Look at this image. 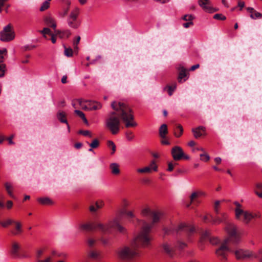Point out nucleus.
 Masks as SVG:
<instances>
[{
	"label": "nucleus",
	"instance_id": "obj_1",
	"mask_svg": "<svg viewBox=\"0 0 262 262\" xmlns=\"http://www.w3.org/2000/svg\"><path fill=\"white\" fill-rule=\"evenodd\" d=\"M141 215L147 219L151 218V222L148 223L143 220L137 219V223L142 224L141 231L139 234L132 241L129 247L123 246L118 249L117 254L118 257L124 260H129L134 257L138 255L136 248L141 246L146 247L150 244L151 239L149 233L154 226L163 219L164 213L159 210H152L148 206L143 207L141 210Z\"/></svg>",
	"mask_w": 262,
	"mask_h": 262
},
{
	"label": "nucleus",
	"instance_id": "obj_2",
	"mask_svg": "<svg viewBox=\"0 0 262 262\" xmlns=\"http://www.w3.org/2000/svg\"><path fill=\"white\" fill-rule=\"evenodd\" d=\"M111 106L114 111L108 115L106 120V126L112 134L119 133L121 120L127 128L137 126L132 110L126 103L114 101L112 103Z\"/></svg>",
	"mask_w": 262,
	"mask_h": 262
},
{
	"label": "nucleus",
	"instance_id": "obj_3",
	"mask_svg": "<svg viewBox=\"0 0 262 262\" xmlns=\"http://www.w3.org/2000/svg\"><path fill=\"white\" fill-rule=\"evenodd\" d=\"M119 217H116L113 221L110 222L107 224L100 223H88L80 225V228L85 231H93L98 230L103 233L110 232L112 229L117 230L121 233H124L125 228L120 224Z\"/></svg>",
	"mask_w": 262,
	"mask_h": 262
},
{
	"label": "nucleus",
	"instance_id": "obj_4",
	"mask_svg": "<svg viewBox=\"0 0 262 262\" xmlns=\"http://www.w3.org/2000/svg\"><path fill=\"white\" fill-rule=\"evenodd\" d=\"M236 206L235 209V218L241 220L245 224H248L253 219L258 218L260 215L257 213H252L242 208V205L238 202H234Z\"/></svg>",
	"mask_w": 262,
	"mask_h": 262
},
{
	"label": "nucleus",
	"instance_id": "obj_5",
	"mask_svg": "<svg viewBox=\"0 0 262 262\" xmlns=\"http://www.w3.org/2000/svg\"><path fill=\"white\" fill-rule=\"evenodd\" d=\"M225 230L229 237L227 239L231 241L233 244H236L240 241V235L237 231L236 226L232 222L227 223L225 226Z\"/></svg>",
	"mask_w": 262,
	"mask_h": 262
},
{
	"label": "nucleus",
	"instance_id": "obj_6",
	"mask_svg": "<svg viewBox=\"0 0 262 262\" xmlns=\"http://www.w3.org/2000/svg\"><path fill=\"white\" fill-rule=\"evenodd\" d=\"M79 14V9L75 7L70 13L67 19L68 26L74 29L78 28L80 25V22L77 19Z\"/></svg>",
	"mask_w": 262,
	"mask_h": 262
},
{
	"label": "nucleus",
	"instance_id": "obj_7",
	"mask_svg": "<svg viewBox=\"0 0 262 262\" xmlns=\"http://www.w3.org/2000/svg\"><path fill=\"white\" fill-rule=\"evenodd\" d=\"M15 37V33L10 24L5 26L0 32V40L8 42L13 40Z\"/></svg>",
	"mask_w": 262,
	"mask_h": 262
},
{
	"label": "nucleus",
	"instance_id": "obj_8",
	"mask_svg": "<svg viewBox=\"0 0 262 262\" xmlns=\"http://www.w3.org/2000/svg\"><path fill=\"white\" fill-rule=\"evenodd\" d=\"M228 242V239H224L221 246L215 250L216 255L221 257L223 259L226 260L227 259L228 253L231 251L230 249L227 246Z\"/></svg>",
	"mask_w": 262,
	"mask_h": 262
},
{
	"label": "nucleus",
	"instance_id": "obj_9",
	"mask_svg": "<svg viewBox=\"0 0 262 262\" xmlns=\"http://www.w3.org/2000/svg\"><path fill=\"white\" fill-rule=\"evenodd\" d=\"M209 239L210 243L213 245H216L220 243V240L217 237H211L210 232L206 230L203 231L201 235L200 243L201 249H203V244L207 239Z\"/></svg>",
	"mask_w": 262,
	"mask_h": 262
},
{
	"label": "nucleus",
	"instance_id": "obj_10",
	"mask_svg": "<svg viewBox=\"0 0 262 262\" xmlns=\"http://www.w3.org/2000/svg\"><path fill=\"white\" fill-rule=\"evenodd\" d=\"M235 255L237 259L246 258H257V255L252 251L248 250L238 249L235 251Z\"/></svg>",
	"mask_w": 262,
	"mask_h": 262
},
{
	"label": "nucleus",
	"instance_id": "obj_11",
	"mask_svg": "<svg viewBox=\"0 0 262 262\" xmlns=\"http://www.w3.org/2000/svg\"><path fill=\"white\" fill-rule=\"evenodd\" d=\"M219 215L213 217L211 215H209L211 218V221L213 224H220L221 223H224L225 226L227 223H229V215L226 212H221Z\"/></svg>",
	"mask_w": 262,
	"mask_h": 262
},
{
	"label": "nucleus",
	"instance_id": "obj_12",
	"mask_svg": "<svg viewBox=\"0 0 262 262\" xmlns=\"http://www.w3.org/2000/svg\"><path fill=\"white\" fill-rule=\"evenodd\" d=\"M171 155L173 159L176 161H178L182 158L185 159H189V157L185 155L183 151L182 148L180 146H174L171 149Z\"/></svg>",
	"mask_w": 262,
	"mask_h": 262
},
{
	"label": "nucleus",
	"instance_id": "obj_13",
	"mask_svg": "<svg viewBox=\"0 0 262 262\" xmlns=\"http://www.w3.org/2000/svg\"><path fill=\"white\" fill-rule=\"evenodd\" d=\"M194 228L192 226H189L185 223H181L176 229L177 232L183 231L190 234L194 232Z\"/></svg>",
	"mask_w": 262,
	"mask_h": 262
},
{
	"label": "nucleus",
	"instance_id": "obj_14",
	"mask_svg": "<svg viewBox=\"0 0 262 262\" xmlns=\"http://www.w3.org/2000/svg\"><path fill=\"white\" fill-rule=\"evenodd\" d=\"M198 4L205 12L211 13L214 11L210 5V0H199Z\"/></svg>",
	"mask_w": 262,
	"mask_h": 262
},
{
	"label": "nucleus",
	"instance_id": "obj_15",
	"mask_svg": "<svg viewBox=\"0 0 262 262\" xmlns=\"http://www.w3.org/2000/svg\"><path fill=\"white\" fill-rule=\"evenodd\" d=\"M57 118L60 122L63 123H66L67 124L68 132H70V126L68 124V121L67 119L66 114L64 112H63V111H59L57 113Z\"/></svg>",
	"mask_w": 262,
	"mask_h": 262
},
{
	"label": "nucleus",
	"instance_id": "obj_16",
	"mask_svg": "<svg viewBox=\"0 0 262 262\" xmlns=\"http://www.w3.org/2000/svg\"><path fill=\"white\" fill-rule=\"evenodd\" d=\"M85 101L82 100V99H77L73 100L72 105L74 108L78 107V105L79 106L80 108L83 110H86L88 108L87 106L84 104Z\"/></svg>",
	"mask_w": 262,
	"mask_h": 262
},
{
	"label": "nucleus",
	"instance_id": "obj_17",
	"mask_svg": "<svg viewBox=\"0 0 262 262\" xmlns=\"http://www.w3.org/2000/svg\"><path fill=\"white\" fill-rule=\"evenodd\" d=\"M247 10L249 13H250V16L252 19L260 18L262 17L261 13L257 12L252 7L247 8Z\"/></svg>",
	"mask_w": 262,
	"mask_h": 262
},
{
	"label": "nucleus",
	"instance_id": "obj_18",
	"mask_svg": "<svg viewBox=\"0 0 262 262\" xmlns=\"http://www.w3.org/2000/svg\"><path fill=\"white\" fill-rule=\"evenodd\" d=\"M20 246L17 243H13L12 246L11 253L15 258L18 257L19 256V250Z\"/></svg>",
	"mask_w": 262,
	"mask_h": 262
},
{
	"label": "nucleus",
	"instance_id": "obj_19",
	"mask_svg": "<svg viewBox=\"0 0 262 262\" xmlns=\"http://www.w3.org/2000/svg\"><path fill=\"white\" fill-rule=\"evenodd\" d=\"M187 75L186 73V70L182 67L180 70L178 77V80L180 82L186 81L187 79Z\"/></svg>",
	"mask_w": 262,
	"mask_h": 262
},
{
	"label": "nucleus",
	"instance_id": "obj_20",
	"mask_svg": "<svg viewBox=\"0 0 262 262\" xmlns=\"http://www.w3.org/2000/svg\"><path fill=\"white\" fill-rule=\"evenodd\" d=\"M45 22L47 26L55 29L56 27V24L54 18H53L52 17L47 16L45 17Z\"/></svg>",
	"mask_w": 262,
	"mask_h": 262
},
{
	"label": "nucleus",
	"instance_id": "obj_21",
	"mask_svg": "<svg viewBox=\"0 0 262 262\" xmlns=\"http://www.w3.org/2000/svg\"><path fill=\"white\" fill-rule=\"evenodd\" d=\"M55 32L57 34L59 35V37L61 38H68L71 34L70 30L68 29L62 31L55 30Z\"/></svg>",
	"mask_w": 262,
	"mask_h": 262
},
{
	"label": "nucleus",
	"instance_id": "obj_22",
	"mask_svg": "<svg viewBox=\"0 0 262 262\" xmlns=\"http://www.w3.org/2000/svg\"><path fill=\"white\" fill-rule=\"evenodd\" d=\"M162 246L165 252L168 254L169 256L173 257L174 251L173 248L171 247V246L167 243L163 244Z\"/></svg>",
	"mask_w": 262,
	"mask_h": 262
},
{
	"label": "nucleus",
	"instance_id": "obj_23",
	"mask_svg": "<svg viewBox=\"0 0 262 262\" xmlns=\"http://www.w3.org/2000/svg\"><path fill=\"white\" fill-rule=\"evenodd\" d=\"M110 167L113 174L117 175L120 173V171L118 164L116 163H112L111 164Z\"/></svg>",
	"mask_w": 262,
	"mask_h": 262
},
{
	"label": "nucleus",
	"instance_id": "obj_24",
	"mask_svg": "<svg viewBox=\"0 0 262 262\" xmlns=\"http://www.w3.org/2000/svg\"><path fill=\"white\" fill-rule=\"evenodd\" d=\"M168 133L167 125L165 124H162L160 128H159V135L160 136L163 138L165 139L166 138V136Z\"/></svg>",
	"mask_w": 262,
	"mask_h": 262
},
{
	"label": "nucleus",
	"instance_id": "obj_25",
	"mask_svg": "<svg viewBox=\"0 0 262 262\" xmlns=\"http://www.w3.org/2000/svg\"><path fill=\"white\" fill-rule=\"evenodd\" d=\"M205 129V127L202 126H200L198 128L192 129V131L193 133L194 137L198 138L201 137L202 136L201 130L204 131Z\"/></svg>",
	"mask_w": 262,
	"mask_h": 262
},
{
	"label": "nucleus",
	"instance_id": "obj_26",
	"mask_svg": "<svg viewBox=\"0 0 262 262\" xmlns=\"http://www.w3.org/2000/svg\"><path fill=\"white\" fill-rule=\"evenodd\" d=\"M37 201L42 205H50L53 204V201L48 197L38 198Z\"/></svg>",
	"mask_w": 262,
	"mask_h": 262
},
{
	"label": "nucleus",
	"instance_id": "obj_27",
	"mask_svg": "<svg viewBox=\"0 0 262 262\" xmlns=\"http://www.w3.org/2000/svg\"><path fill=\"white\" fill-rule=\"evenodd\" d=\"M102 105L100 103L98 102H93L92 103L90 104V106H87L88 110H99L101 108Z\"/></svg>",
	"mask_w": 262,
	"mask_h": 262
},
{
	"label": "nucleus",
	"instance_id": "obj_28",
	"mask_svg": "<svg viewBox=\"0 0 262 262\" xmlns=\"http://www.w3.org/2000/svg\"><path fill=\"white\" fill-rule=\"evenodd\" d=\"M4 60L3 55H0V77L4 75L5 71V65L3 63Z\"/></svg>",
	"mask_w": 262,
	"mask_h": 262
},
{
	"label": "nucleus",
	"instance_id": "obj_29",
	"mask_svg": "<svg viewBox=\"0 0 262 262\" xmlns=\"http://www.w3.org/2000/svg\"><path fill=\"white\" fill-rule=\"evenodd\" d=\"M15 224V230L14 231L13 233L14 235H18L21 233V225L20 222L15 221L14 223Z\"/></svg>",
	"mask_w": 262,
	"mask_h": 262
},
{
	"label": "nucleus",
	"instance_id": "obj_30",
	"mask_svg": "<svg viewBox=\"0 0 262 262\" xmlns=\"http://www.w3.org/2000/svg\"><path fill=\"white\" fill-rule=\"evenodd\" d=\"M256 194L260 198H262V183H257L256 184Z\"/></svg>",
	"mask_w": 262,
	"mask_h": 262
},
{
	"label": "nucleus",
	"instance_id": "obj_31",
	"mask_svg": "<svg viewBox=\"0 0 262 262\" xmlns=\"http://www.w3.org/2000/svg\"><path fill=\"white\" fill-rule=\"evenodd\" d=\"M183 132V129L182 126L181 125H178L177 126V128L175 129L174 131L175 136L177 137H180L182 135Z\"/></svg>",
	"mask_w": 262,
	"mask_h": 262
},
{
	"label": "nucleus",
	"instance_id": "obj_32",
	"mask_svg": "<svg viewBox=\"0 0 262 262\" xmlns=\"http://www.w3.org/2000/svg\"><path fill=\"white\" fill-rule=\"evenodd\" d=\"M74 112L82 119V120L84 121L85 123H88V120L85 117V115L82 112L79 110H76L74 111Z\"/></svg>",
	"mask_w": 262,
	"mask_h": 262
},
{
	"label": "nucleus",
	"instance_id": "obj_33",
	"mask_svg": "<svg viewBox=\"0 0 262 262\" xmlns=\"http://www.w3.org/2000/svg\"><path fill=\"white\" fill-rule=\"evenodd\" d=\"M103 206V203L101 202L100 203H98L97 202L95 205H92L90 207V210L91 212H95L97 209L101 208Z\"/></svg>",
	"mask_w": 262,
	"mask_h": 262
},
{
	"label": "nucleus",
	"instance_id": "obj_34",
	"mask_svg": "<svg viewBox=\"0 0 262 262\" xmlns=\"http://www.w3.org/2000/svg\"><path fill=\"white\" fill-rule=\"evenodd\" d=\"M88 255L91 258L96 259L99 256L100 253L96 250H91Z\"/></svg>",
	"mask_w": 262,
	"mask_h": 262
},
{
	"label": "nucleus",
	"instance_id": "obj_35",
	"mask_svg": "<svg viewBox=\"0 0 262 262\" xmlns=\"http://www.w3.org/2000/svg\"><path fill=\"white\" fill-rule=\"evenodd\" d=\"M5 187L6 190L8 194H9V195L13 198V194L12 192V185L9 183H6L5 184Z\"/></svg>",
	"mask_w": 262,
	"mask_h": 262
},
{
	"label": "nucleus",
	"instance_id": "obj_36",
	"mask_svg": "<svg viewBox=\"0 0 262 262\" xmlns=\"http://www.w3.org/2000/svg\"><path fill=\"white\" fill-rule=\"evenodd\" d=\"M148 167L150 169V171L151 170H153L154 171H157L158 170L157 165L155 161L154 160L151 162L150 164H149V166Z\"/></svg>",
	"mask_w": 262,
	"mask_h": 262
},
{
	"label": "nucleus",
	"instance_id": "obj_37",
	"mask_svg": "<svg viewBox=\"0 0 262 262\" xmlns=\"http://www.w3.org/2000/svg\"><path fill=\"white\" fill-rule=\"evenodd\" d=\"M107 146L112 150V154H114L116 151V145L112 141H108L107 143Z\"/></svg>",
	"mask_w": 262,
	"mask_h": 262
},
{
	"label": "nucleus",
	"instance_id": "obj_38",
	"mask_svg": "<svg viewBox=\"0 0 262 262\" xmlns=\"http://www.w3.org/2000/svg\"><path fill=\"white\" fill-rule=\"evenodd\" d=\"M50 3L48 1L44 2L40 7V11H43L49 8Z\"/></svg>",
	"mask_w": 262,
	"mask_h": 262
},
{
	"label": "nucleus",
	"instance_id": "obj_39",
	"mask_svg": "<svg viewBox=\"0 0 262 262\" xmlns=\"http://www.w3.org/2000/svg\"><path fill=\"white\" fill-rule=\"evenodd\" d=\"M40 32L43 35V37L46 38H47V37H46L47 34H49L50 35L51 34H52L51 33V30L48 28H44L42 30L40 31Z\"/></svg>",
	"mask_w": 262,
	"mask_h": 262
},
{
	"label": "nucleus",
	"instance_id": "obj_40",
	"mask_svg": "<svg viewBox=\"0 0 262 262\" xmlns=\"http://www.w3.org/2000/svg\"><path fill=\"white\" fill-rule=\"evenodd\" d=\"M64 54L67 57H71L73 56V50L71 48H65Z\"/></svg>",
	"mask_w": 262,
	"mask_h": 262
},
{
	"label": "nucleus",
	"instance_id": "obj_41",
	"mask_svg": "<svg viewBox=\"0 0 262 262\" xmlns=\"http://www.w3.org/2000/svg\"><path fill=\"white\" fill-rule=\"evenodd\" d=\"M99 142L97 139L93 140L92 143L89 144L92 148H96L99 146Z\"/></svg>",
	"mask_w": 262,
	"mask_h": 262
},
{
	"label": "nucleus",
	"instance_id": "obj_42",
	"mask_svg": "<svg viewBox=\"0 0 262 262\" xmlns=\"http://www.w3.org/2000/svg\"><path fill=\"white\" fill-rule=\"evenodd\" d=\"M70 3L68 4V6L66 8H64L63 10V12H59V16L60 17H64L66 15H67V14H68V11L69 10V5H70Z\"/></svg>",
	"mask_w": 262,
	"mask_h": 262
},
{
	"label": "nucleus",
	"instance_id": "obj_43",
	"mask_svg": "<svg viewBox=\"0 0 262 262\" xmlns=\"http://www.w3.org/2000/svg\"><path fill=\"white\" fill-rule=\"evenodd\" d=\"M125 137L128 141H132L134 138V135L133 132L130 131L126 132L125 133Z\"/></svg>",
	"mask_w": 262,
	"mask_h": 262
},
{
	"label": "nucleus",
	"instance_id": "obj_44",
	"mask_svg": "<svg viewBox=\"0 0 262 262\" xmlns=\"http://www.w3.org/2000/svg\"><path fill=\"white\" fill-rule=\"evenodd\" d=\"M177 85L176 83L168 86V94L170 96L172 95L173 92L176 89Z\"/></svg>",
	"mask_w": 262,
	"mask_h": 262
},
{
	"label": "nucleus",
	"instance_id": "obj_45",
	"mask_svg": "<svg viewBox=\"0 0 262 262\" xmlns=\"http://www.w3.org/2000/svg\"><path fill=\"white\" fill-rule=\"evenodd\" d=\"M194 17L192 15H185L183 16L182 19L187 21H192Z\"/></svg>",
	"mask_w": 262,
	"mask_h": 262
},
{
	"label": "nucleus",
	"instance_id": "obj_46",
	"mask_svg": "<svg viewBox=\"0 0 262 262\" xmlns=\"http://www.w3.org/2000/svg\"><path fill=\"white\" fill-rule=\"evenodd\" d=\"M79 134H81L84 136H88L90 138L92 137V135L91 133V132L87 130H80L79 131Z\"/></svg>",
	"mask_w": 262,
	"mask_h": 262
},
{
	"label": "nucleus",
	"instance_id": "obj_47",
	"mask_svg": "<svg viewBox=\"0 0 262 262\" xmlns=\"http://www.w3.org/2000/svg\"><path fill=\"white\" fill-rule=\"evenodd\" d=\"M220 204V201H216L214 203V210L216 214H219L220 213L219 212V205Z\"/></svg>",
	"mask_w": 262,
	"mask_h": 262
},
{
	"label": "nucleus",
	"instance_id": "obj_48",
	"mask_svg": "<svg viewBox=\"0 0 262 262\" xmlns=\"http://www.w3.org/2000/svg\"><path fill=\"white\" fill-rule=\"evenodd\" d=\"M213 18H214L215 19L224 20H225L226 18L225 16H224L222 14H215L213 16Z\"/></svg>",
	"mask_w": 262,
	"mask_h": 262
},
{
	"label": "nucleus",
	"instance_id": "obj_49",
	"mask_svg": "<svg viewBox=\"0 0 262 262\" xmlns=\"http://www.w3.org/2000/svg\"><path fill=\"white\" fill-rule=\"evenodd\" d=\"M137 172L139 173H145V172H151L150 169L148 166L144 167L143 168H139L137 169Z\"/></svg>",
	"mask_w": 262,
	"mask_h": 262
},
{
	"label": "nucleus",
	"instance_id": "obj_50",
	"mask_svg": "<svg viewBox=\"0 0 262 262\" xmlns=\"http://www.w3.org/2000/svg\"><path fill=\"white\" fill-rule=\"evenodd\" d=\"M200 157H201V159L202 161H207L209 160L210 159V157L208 155L206 154H202L200 155Z\"/></svg>",
	"mask_w": 262,
	"mask_h": 262
},
{
	"label": "nucleus",
	"instance_id": "obj_51",
	"mask_svg": "<svg viewBox=\"0 0 262 262\" xmlns=\"http://www.w3.org/2000/svg\"><path fill=\"white\" fill-rule=\"evenodd\" d=\"M122 213H125L126 215L128 217L135 218V215L134 214V213L132 211H127V212H125V211H122Z\"/></svg>",
	"mask_w": 262,
	"mask_h": 262
},
{
	"label": "nucleus",
	"instance_id": "obj_52",
	"mask_svg": "<svg viewBox=\"0 0 262 262\" xmlns=\"http://www.w3.org/2000/svg\"><path fill=\"white\" fill-rule=\"evenodd\" d=\"M96 243V240L93 239V238H89L88 239V244L89 247H92L94 246V244Z\"/></svg>",
	"mask_w": 262,
	"mask_h": 262
},
{
	"label": "nucleus",
	"instance_id": "obj_53",
	"mask_svg": "<svg viewBox=\"0 0 262 262\" xmlns=\"http://www.w3.org/2000/svg\"><path fill=\"white\" fill-rule=\"evenodd\" d=\"M37 262H51L52 261V257L51 256H48L45 259L41 260L40 259H36Z\"/></svg>",
	"mask_w": 262,
	"mask_h": 262
},
{
	"label": "nucleus",
	"instance_id": "obj_54",
	"mask_svg": "<svg viewBox=\"0 0 262 262\" xmlns=\"http://www.w3.org/2000/svg\"><path fill=\"white\" fill-rule=\"evenodd\" d=\"M198 197H199L198 196V193H196V192H193L191 196H190V201H191V203L192 202L194 201V200L197 198Z\"/></svg>",
	"mask_w": 262,
	"mask_h": 262
},
{
	"label": "nucleus",
	"instance_id": "obj_55",
	"mask_svg": "<svg viewBox=\"0 0 262 262\" xmlns=\"http://www.w3.org/2000/svg\"><path fill=\"white\" fill-rule=\"evenodd\" d=\"M178 247L179 249H182L186 247V244L184 242L178 241Z\"/></svg>",
	"mask_w": 262,
	"mask_h": 262
},
{
	"label": "nucleus",
	"instance_id": "obj_56",
	"mask_svg": "<svg viewBox=\"0 0 262 262\" xmlns=\"http://www.w3.org/2000/svg\"><path fill=\"white\" fill-rule=\"evenodd\" d=\"M43 253V249H39V250H38L36 251L37 259H39V258L41 257V256L42 255Z\"/></svg>",
	"mask_w": 262,
	"mask_h": 262
},
{
	"label": "nucleus",
	"instance_id": "obj_57",
	"mask_svg": "<svg viewBox=\"0 0 262 262\" xmlns=\"http://www.w3.org/2000/svg\"><path fill=\"white\" fill-rule=\"evenodd\" d=\"M193 25V23L192 21H188L187 23H184L183 24V26L185 28H189L190 26H192Z\"/></svg>",
	"mask_w": 262,
	"mask_h": 262
},
{
	"label": "nucleus",
	"instance_id": "obj_58",
	"mask_svg": "<svg viewBox=\"0 0 262 262\" xmlns=\"http://www.w3.org/2000/svg\"><path fill=\"white\" fill-rule=\"evenodd\" d=\"M13 206V202L11 201H8L6 204V207L8 209H11Z\"/></svg>",
	"mask_w": 262,
	"mask_h": 262
},
{
	"label": "nucleus",
	"instance_id": "obj_59",
	"mask_svg": "<svg viewBox=\"0 0 262 262\" xmlns=\"http://www.w3.org/2000/svg\"><path fill=\"white\" fill-rule=\"evenodd\" d=\"M238 6L239 7L240 10H242L245 7V2L243 1H239L238 2Z\"/></svg>",
	"mask_w": 262,
	"mask_h": 262
},
{
	"label": "nucleus",
	"instance_id": "obj_60",
	"mask_svg": "<svg viewBox=\"0 0 262 262\" xmlns=\"http://www.w3.org/2000/svg\"><path fill=\"white\" fill-rule=\"evenodd\" d=\"M168 167L167 170L169 171H171L173 169L174 165L171 162H169L168 163Z\"/></svg>",
	"mask_w": 262,
	"mask_h": 262
},
{
	"label": "nucleus",
	"instance_id": "obj_61",
	"mask_svg": "<svg viewBox=\"0 0 262 262\" xmlns=\"http://www.w3.org/2000/svg\"><path fill=\"white\" fill-rule=\"evenodd\" d=\"M29 257V255L27 254H19V256H18V258H28Z\"/></svg>",
	"mask_w": 262,
	"mask_h": 262
},
{
	"label": "nucleus",
	"instance_id": "obj_62",
	"mask_svg": "<svg viewBox=\"0 0 262 262\" xmlns=\"http://www.w3.org/2000/svg\"><path fill=\"white\" fill-rule=\"evenodd\" d=\"M7 1V0H0V13L2 11V7H3L4 6L5 3Z\"/></svg>",
	"mask_w": 262,
	"mask_h": 262
},
{
	"label": "nucleus",
	"instance_id": "obj_63",
	"mask_svg": "<svg viewBox=\"0 0 262 262\" xmlns=\"http://www.w3.org/2000/svg\"><path fill=\"white\" fill-rule=\"evenodd\" d=\"M13 138V135H12L7 139L9 144H14V142L12 141Z\"/></svg>",
	"mask_w": 262,
	"mask_h": 262
},
{
	"label": "nucleus",
	"instance_id": "obj_64",
	"mask_svg": "<svg viewBox=\"0 0 262 262\" xmlns=\"http://www.w3.org/2000/svg\"><path fill=\"white\" fill-rule=\"evenodd\" d=\"M80 38H80V37L79 36H78L77 37L76 40L75 41H74V42H73V44H74V46L75 45L77 46L79 43V41L80 40Z\"/></svg>",
	"mask_w": 262,
	"mask_h": 262
}]
</instances>
